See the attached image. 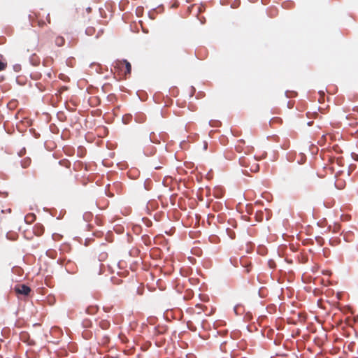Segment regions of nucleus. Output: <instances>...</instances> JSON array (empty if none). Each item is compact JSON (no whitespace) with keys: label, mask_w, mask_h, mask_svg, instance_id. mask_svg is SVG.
I'll list each match as a JSON object with an SVG mask.
<instances>
[{"label":"nucleus","mask_w":358,"mask_h":358,"mask_svg":"<svg viewBox=\"0 0 358 358\" xmlns=\"http://www.w3.org/2000/svg\"><path fill=\"white\" fill-rule=\"evenodd\" d=\"M15 290L17 293L25 295V296L28 295L29 294V292H31L30 287L24 284L17 285L15 287Z\"/></svg>","instance_id":"1"},{"label":"nucleus","mask_w":358,"mask_h":358,"mask_svg":"<svg viewBox=\"0 0 358 358\" xmlns=\"http://www.w3.org/2000/svg\"><path fill=\"white\" fill-rule=\"evenodd\" d=\"M117 65L119 66V67L120 69H122L123 66L125 67V74H129L131 73V64L127 62V60H122V61H120L118 62L117 63Z\"/></svg>","instance_id":"2"},{"label":"nucleus","mask_w":358,"mask_h":358,"mask_svg":"<svg viewBox=\"0 0 358 358\" xmlns=\"http://www.w3.org/2000/svg\"><path fill=\"white\" fill-rule=\"evenodd\" d=\"M30 62L34 66H38L40 63V59L35 54L32 55L29 58Z\"/></svg>","instance_id":"3"},{"label":"nucleus","mask_w":358,"mask_h":358,"mask_svg":"<svg viewBox=\"0 0 358 358\" xmlns=\"http://www.w3.org/2000/svg\"><path fill=\"white\" fill-rule=\"evenodd\" d=\"M55 43L57 46H62L64 44V38L62 36H58L55 39Z\"/></svg>","instance_id":"4"},{"label":"nucleus","mask_w":358,"mask_h":358,"mask_svg":"<svg viewBox=\"0 0 358 358\" xmlns=\"http://www.w3.org/2000/svg\"><path fill=\"white\" fill-rule=\"evenodd\" d=\"M234 310L236 315H241L243 313V307L241 305H236L234 308Z\"/></svg>","instance_id":"5"},{"label":"nucleus","mask_w":358,"mask_h":358,"mask_svg":"<svg viewBox=\"0 0 358 358\" xmlns=\"http://www.w3.org/2000/svg\"><path fill=\"white\" fill-rule=\"evenodd\" d=\"M94 32V29L93 27H87L85 30V33L88 36H92Z\"/></svg>","instance_id":"6"},{"label":"nucleus","mask_w":358,"mask_h":358,"mask_svg":"<svg viewBox=\"0 0 358 358\" xmlns=\"http://www.w3.org/2000/svg\"><path fill=\"white\" fill-rule=\"evenodd\" d=\"M110 324L108 321H101L100 322V326L102 329H107L109 327Z\"/></svg>","instance_id":"7"},{"label":"nucleus","mask_w":358,"mask_h":358,"mask_svg":"<svg viewBox=\"0 0 358 358\" xmlns=\"http://www.w3.org/2000/svg\"><path fill=\"white\" fill-rule=\"evenodd\" d=\"M34 215L31 214V215H27L25 217V221L27 222H31L34 220Z\"/></svg>","instance_id":"8"},{"label":"nucleus","mask_w":358,"mask_h":358,"mask_svg":"<svg viewBox=\"0 0 358 358\" xmlns=\"http://www.w3.org/2000/svg\"><path fill=\"white\" fill-rule=\"evenodd\" d=\"M83 325L85 327H88L92 325V322L89 320H84L83 322Z\"/></svg>","instance_id":"9"},{"label":"nucleus","mask_w":358,"mask_h":358,"mask_svg":"<svg viewBox=\"0 0 358 358\" xmlns=\"http://www.w3.org/2000/svg\"><path fill=\"white\" fill-rule=\"evenodd\" d=\"M29 163H30L29 159H27V160L24 161V162L22 164V167L26 168L27 166H28L29 165Z\"/></svg>","instance_id":"10"},{"label":"nucleus","mask_w":358,"mask_h":358,"mask_svg":"<svg viewBox=\"0 0 358 358\" xmlns=\"http://www.w3.org/2000/svg\"><path fill=\"white\" fill-rule=\"evenodd\" d=\"M94 311H96V308H93V307H92V308H88L87 309V313H89V314H92Z\"/></svg>","instance_id":"11"},{"label":"nucleus","mask_w":358,"mask_h":358,"mask_svg":"<svg viewBox=\"0 0 358 358\" xmlns=\"http://www.w3.org/2000/svg\"><path fill=\"white\" fill-rule=\"evenodd\" d=\"M45 76L47 77L48 79H52V72L51 71L46 72Z\"/></svg>","instance_id":"12"},{"label":"nucleus","mask_w":358,"mask_h":358,"mask_svg":"<svg viewBox=\"0 0 358 358\" xmlns=\"http://www.w3.org/2000/svg\"><path fill=\"white\" fill-rule=\"evenodd\" d=\"M13 68H14L15 71H16V72L20 71L21 69V66L19 64L15 65Z\"/></svg>","instance_id":"13"},{"label":"nucleus","mask_w":358,"mask_h":358,"mask_svg":"<svg viewBox=\"0 0 358 358\" xmlns=\"http://www.w3.org/2000/svg\"><path fill=\"white\" fill-rule=\"evenodd\" d=\"M258 169V165L257 164H255L253 167L250 169L252 171H256Z\"/></svg>","instance_id":"14"},{"label":"nucleus","mask_w":358,"mask_h":358,"mask_svg":"<svg viewBox=\"0 0 358 358\" xmlns=\"http://www.w3.org/2000/svg\"><path fill=\"white\" fill-rule=\"evenodd\" d=\"M245 163H246V162H245V159H241V164L242 165H245Z\"/></svg>","instance_id":"15"},{"label":"nucleus","mask_w":358,"mask_h":358,"mask_svg":"<svg viewBox=\"0 0 358 358\" xmlns=\"http://www.w3.org/2000/svg\"><path fill=\"white\" fill-rule=\"evenodd\" d=\"M229 236L231 238H234V233L233 232V234H229Z\"/></svg>","instance_id":"16"},{"label":"nucleus","mask_w":358,"mask_h":358,"mask_svg":"<svg viewBox=\"0 0 358 358\" xmlns=\"http://www.w3.org/2000/svg\"><path fill=\"white\" fill-rule=\"evenodd\" d=\"M127 117H128V118H129V117H130V115H127V116L124 117H123V120L124 121V120H125L126 118H127Z\"/></svg>","instance_id":"17"},{"label":"nucleus","mask_w":358,"mask_h":358,"mask_svg":"<svg viewBox=\"0 0 358 358\" xmlns=\"http://www.w3.org/2000/svg\"><path fill=\"white\" fill-rule=\"evenodd\" d=\"M48 22H49V23L50 22V17H49V15L48 16Z\"/></svg>","instance_id":"18"},{"label":"nucleus","mask_w":358,"mask_h":358,"mask_svg":"<svg viewBox=\"0 0 358 358\" xmlns=\"http://www.w3.org/2000/svg\"><path fill=\"white\" fill-rule=\"evenodd\" d=\"M155 169H159V167L156 166V167H155Z\"/></svg>","instance_id":"19"},{"label":"nucleus","mask_w":358,"mask_h":358,"mask_svg":"<svg viewBox=\"0 0 358 358\" xmlns=\"http://www.w3.org/2000/svg\"><path fill=\"white\" fill-rule=\"evenodd\" d=\"M357 262H358V259H357Z\"/></svg>","instance_id":"20"}]
</instances>
